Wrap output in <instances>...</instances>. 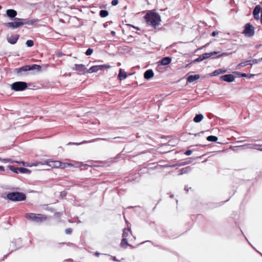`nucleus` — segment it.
<instances>
[{
	"label": "nucleus",
	"instance_id": "8fccbe9b",
	"mask_svg": "<svg viewBox=\"0 0 262 262\" xmlns=\"http://www.w3.org/2000/svg\"><path fill=\"white\" fill-rule=\"evenodd\" d=\"M2 9V6H0V10Z\"/></svg>",
	"mask_w": 262,
	"mask_h": 262
},
{
	"label": "nucleus",
	"instance_id": "9d476101",
	"mask_svg": "<svg viewBox=\"0 0 262 262\" xmlns=\"http://www.w3.org/2000/svg\"><path fill=\"white\" fill-rule=\"evenodd\" d=\"M18 37V35H12L7 37V40L11 44H15L17 42Z\"/></svg>",
	"mask_w": 262,
	"mask_h": 262
},
{
	"label": "nucleus",
	"instance_id": "b1692460",
	"mask_svg": "<svg viewBox=\"0 0 262 262\" xmlns=\"http://www.w3.org/2000/svg\"><path fill=\"white\" fill-rule=\"evenodd\" d=\"M8 168L10 170H11L12 171H13V172H14L15 173H18L19 172V168H15L11 165H9L8 166Z\"/></svg>",
	"mask_w": 262,
	"mask_h": 262
},
{
	"label": "nucleus",
	"instance_id": "bb28decb",
	"mask_svg": "<svg viewBox=\"0 0 262 262\" xmlns=\"http://www.w3.org/2000/svg\"><path fill=\"white\" fill-rule=\"evenodd\" d=\"M28 47H32L34 45V42L32 40H28L26 43Z\"/></svg>",
	"mask_w": 262,
	"mask_h": 262
},
{
	"label": "nucleus",
	"instance_id": "37998d69",
	"mask_svg": "<svg viewBox=\"0 0 262 262\" xmlns=\"http://www.w3.org/2000/svg\"><path fill=\"white\" fill-rule=\"evenodd\" d=\"M5 169L4 167L2 166H0V171H4Z\"/></svg>",
	"mask_w": 262,
	"mask_h": 262
},
{
	"label": "nucleus",
	"instance_id": "9b49d317",
	"mask_svg": "<svg viewBox=\"0 0 262 262\" xmlns=\"http://www.w3.org/2000/svg\"><path fill=\"white\" fill-rule=\"evenodd\" d=\"M261 8H260V7L259 6H256L255 7V8H254V10H253V15H254V18L256 19H259L260 17H259V13L261 14Z\"/></svg>",
	"mask_w": 262,
	"mask_h": 262
},
{
	"label": "nucleus",
	"instance_id": "f03ea898",
	"mask_svg": "<svg viewBox=\"0 0 262 262\" xmlns=\"http://www.w3.org/2000/svg\"><path fill=\"white\" fill-rule=\"evenodd\" d=\"M25 217L28 220L34 222H41L45 221L46 219V217L43 215L39 214H35L33 213L26 214Z\"/></svg>",
	"mask_w": 262,
	"mask_h": 262
},
{
	"label": "nucleus",
	"instance_id": "2f4dec72",
	"mask_svg": "<svg viewBox=\"0 0 262 262\" xmlns=\"http://www.w3.org/2000/svg\"><path fill=\"white\" fill-rule=\"evenodd\" d=\"M93 52V50L92 49L89 48L86 51L85 54L86 55H91V54H92Z\"/></svg>",
	"mask_w": 262,
	"mask_h": 262
},
{
	"label": "nucleus",
	"instance_id": "4468645a",
	"mask_svg": "<svg viewBox=\"0 0 262 262\" xmlns=\"http://www.w3.org/2000/svg\"><path fill=\"white\" fill-rule=\"evenodd\" d=\"M171 61V58L169 57H165L162 58L159 63L163 66L168 65Z\"/></svg>",
	"mask_w": 262,
	"mask_h": 262
},
{
	"label": "nucleus",
	"instance_id": "49530a36",
	"mask_svg": "<svg viewBox=\"0 0 262 262\" xmlns=\"http://www.w3.org/2000/svg\"><path fill=\"white\" fill-rule=\"evenodd\" d=\"M238 66L239 67H241L243 66V65H242V64L241 63V64H239Z\"/></svg>",
	"mask_w": 262,
	"mask_h": 262
},
{
	"label": "nucleus",
	"instance_id": "cd10ccee",
	"mask_svg": "<svg viewBox=\"0 0 262 262\" xmlns=\"http://www.w3.org/2000/svg\"><path fill=\"white\" fill-rule=\"evenodd\" d=\"M130 232V229L129 228H128L127 229H124L123 230V237H125L127 236L128 233Z\"/></svg>",
	"mask_w": 262,
	"mask_h": 262
},
{
	"label": "nucleus",
	"instance_id": "c03bdc74",
	"mask_svg": "<svg viewBox=\"0 0 262 262\" xmlns=\"http://www.w3.org/2000/svg\"><path fill=\"white\" fill-rule=\"evenodd\" d=\"M111 34H112V35H115L116 33H115V31H111Z\"/></svg>",
	"mask_w": 262,
	"mask_h": 262
},
{
	"label": "nucleus",
	"instance_id": "a878e982",
	"mask_svg": "<svg viewBox=\"0 0 262 262\" xmlns=\"http://www.w3.org/2000/svg\"><path fill=\"white\" fill-rule=\"evenodd\" d=\"M44 164H46L49 167H51L52 168H54V161H51L48 162H46Z\"/></svg>",
	"mask_w": 262,
	"mask_h": 262
},
{
	"label": "nucleus",
	"instance_id": "4c0bfd02",
	"mask_svg": "<svg viewBox=\"0 0 262 262\" xmlns=\"http://www.w3.org/2000/svg\"><path fill=\"white\" fill-rule=\"evenodd\" d=\"M192 154V151L190 150H187L185 152V154L187 156H189Z\"/></svg>",
	"mask_w": 262,
	"mask_h": 262
},
{
	"label": "nucleus",
	"instance_id": "5701e85b",
	"mask_svg": "<svg viewBox=\"0 0 262 262\" xmlns=\"http://www.w3.org/2000/svg\"><path fill=\"white\" fill-rule=\"evenodd\" d=\"M218 138L215 136H209L207 138V140L210 142H216Z\"/></svg>",
	"mask_w": 262,
	"mask_h": 262
},
{
	"label": "nucleus",
	"instance_id": "a19ab883",
	"mask_svg": "<svg viewBox=\"0 0 262 262\" xmlns=\"http://www.w3.org/2000/svg\"><path fill=\"white\" fill-rule=\"evenodd\" d=\"M16 163H19V164H21V165H23V166H26V163H25V162H17V161H16Z\"/></svg>",
	"mask_w": 262,
	"mask_h": 262
},
{
	"label": "nucleus",
	"instance_id": "f257e3e1",
	"mask_svg": "<svg viewBox=\"0 0 262 262\" xmlns=\"http://www.w3.org/2000/svg\"><path fill=\"white\" fill-rule=\"evenodd\" d=\"M144 18L147 23L154 28L159 26L161 21L160 15L155 10L148 11L145 15Z\"/></svg>",
	"mask_w": 262,
	"mask_h": 262
},
{
	"label": "nucleus",
	"instance_id": "f8f14e48",
	"mask_svg": "<svg viewBox=\"0 0 262 262\" xmlns=\"http://www.w3.org/2000/svg\"><path fill=\"white\" fill-rule=\"evenodd\" d=\"M6 15L9 18L12 19L17 15V12L13 9H8L6 11Z\"/></svg>",
	"mask_w": 262,
	"mask_h": 262
},
{
	"label": "nucleus",
	"instance_id": "423d86ee",
	"mask_svg": "<svg viewBox=\"0 0 262 262\" xmlns=\"http://www.w3.org/2000/svg\"><path fill=\"white\" fill-rule=\"evenodd\" d=\"M25 24L24 22L20 18H15L13 21L5 23L4 25L11 29H16Z\"/></svg>",
	"mask_w": 262,
	"mask_h": 262
},
{
	"label": "nucleus",
	"instance_id": "de8ad7c7",
	"mask_svg": "<svg viewBox=\"0 0 262 262\" xmlns=\"http://www.w3.org/2000/svg\"><path fill=\"white\" fill-rule=\"evenodd\" d=\"M34 67H39V66H37V65H34Z\"/></svg>",
	"mask_w": 262,
	"mask_h": 262
},
{
	"label": "nucleus",
	"instance_id": "79ce46f5",
	"mask_svg": "<svg viewBox=\"0 0 262 262\" xmlns=\"http://www.w3.org/2000/svg\"><path fill=\"white\" fill-rule=\"evenodd\" d=\"M218 34V32H215V31H214L212 33V35L213 36H215V35H216L217 34Z\"/></svg>",
	"mask_w": 262,
	"mask_h": 262
},
{
	"label": "nucleus",
	"instance_id": "a18cd8bd",
	"mask_svg": "<svg viewBox=\"0 0 262 262\" xmlns=\"http://www.w3.org/2000/svg\"><path fill=\"white\" fill-rule=\"evenodd\" d=\"M226 55V53H223L222 54H221V55H220V56H219V57H221V56H224V55Z\"/></svg>",
	"mask_w": 262,
	"mask_h": 262
},
{
	"label": "nucleus",
	"instance_id": "39448f33",
	"mask_svg": "<svg viewBox=\"0 0 262 262\" xmlns=\"http://www.w3.org/2000/svg\"><path fill=\"white\" fill-rule=\"evenodd\" d=\"M111 68V66L108 64H104L101 65H95L91 67L88 71V73H93L98 72L99 71H102L104 69H108Z\"/></svg>",
	"mask_w": 262,
	"mask_h": 262
},
{
	"label": "nucleus",
	"instance_id": "20e7f679",
	"mask_svg": "<svg viewBox=\"0 0 262 262\" xmlns=\"http://www.w3.org/2000/svg\"><path fill=\"white\" fill-rule=\"evenodd\" d=\"M254 33L255 28L252 24L247 23L244 26L243 33L245 36L252 37L254 35Z\"/></svg>",
	"mask_w": 262,
	"mask_h": 262
},
{
	"label": "nucleus",
	"instance_id": "09e8293b",
	"mask_svg": "<svg viewBox=\"0 0 262 262\" xmlns=\"http://www.w3.org/2000/svg\"><path fill=\"white\" fill-rule=\"evenodd\" d=\"M259 150L262 151V148L257 149Z\"/></svg>",
	"mask_w": 262,
	"mask_h": 262
},
{
	"label": "nucleus",
	"instance_id": "c9c22d12",
	"mask_svg": "<svg viewBox=\"0 0 262 262\" xmlns=\"http://www.w3.org/2000/svg\"><path fill=\"white\" fill-rule=\"evenodd\" d=\"M126 243H126V241L125 238L124 237H123V239H122V241L121 242V246H123L125 244H126Z\"/></svg>",
	"mask_w": 262,
	"mask_h": 262
},
{
	"label": "nucleus",
	"instance_id": "7c9ffc66",
	"mask_svg": "<svg viewBox=\"0 0 262 262\" xmlns=\"http://www.w3.org/2000/svg\"><path fill=\"white\" fill-rule=\"evenodd\" d=\"M68 167V163L60 162V168L64 169Z\"/></svg>",
	"mask_w": 262,
	"mask_h": 262
},
{
	"label": "nucleus",
	"instance_id": "ea45409f",
	"mask_svg": "<svg viewBox=\"0 0 262 262\" xmlns=\"http://www.w3.org/2000/svg\"><path fill=\"white\" fill-rule=\"evenodd\" d=\"M68 167H77L78 165H74L72 164L68 163Z\"/></svg>",
	"mask_w": 262,
	"mask_h": 262
},
{
	"label": "nucleus",
	"instance_id": "0eeeda50",
	"mask_svg": "<svg viewBox=\"0 0 262 262\" xmlns=\"http://www.w3.org/2000/svg\"><path fill=\"white\" fill-rule=\"evenodd\" d=\"M27 87V83L23 81L15 82L11 85L12 90L15 91H21L26 89Z\"/></svg>",
	"mask_w": 262,
	"mask_h": 262
},
{
	"label": "nucleus",
	"instance_id": "a211bd4d",
	"mask_svg": "<svg viewBox=\"0 0 262 262\" xmlns=\"http://www.w3.org/2000/svg\"><path fill=\"white\" fill-rule=\"evenodd\" d=\"M127 74L122 69H120L118 74V78L120 80H123L127 77Z\"/></svg>",
	"mask_w": 262,
	"mask_h": 262
},
{
	"label": "nucleus",
	"instance_id": "6ab92c4d",
	"mask_svg": "<svg viewBox=\"0 0 262 262\" xmlns=\"http://www.w3.org/2000/svg\"><path fill=\"white\" fill-rule=\"evenodd\" d=\"M217 54V52H210V53H205V54H203L201 55L203 60H205V59H206L209 57H210L211 56H212V55H215Z\"/></svg>",
	"mask_w": 262,
	"mask_h": 262
},
{
	"label": "nucleus",
	"instance_id": "ddd939ff",
	"mask_svg": "<svg viewBox=\"0 0 262 262\" xmlns=\"http://www.w3.org/2000/svg\"><path fill=\"white\" fill-rule=\"evenodd\" d=\"M226 71L223 69H217L208 74L210 77L216 76L226 73Z\"/></svg>",
	"mask_w": 262,
	"mask_h": 262
},
{
	"label": "nucleus",
	"instance_id": "aec40b11",
	"mask_svg": "<svg viewBox=\"0 0 262 262\" xmlns=\"http://www.w3.org/2000/svg\"><path fill=\"white\" fill-rule=\"evenodd\" d=\"M237 76L238 77H247L248 78H250L254 76V74H246L245 73H241L239 72H236L235 73Z\"/></svg>",
	"mask_w": 262,
	"mask_h": 262
},
{
	"label": "nucleus",
	"instance_id": "c85d7f7f",
	"mask_svg": "<svg viewBox=\"0 0 262 262\" xmlns=\"http://www.w3.org/2000/svg\"><path fill=\"white\" fill-rule=\"evenodd\" d=\"M39 164H40V163H26V166H27V167L36 166L38 165Z\"/></svg>",
	"mask_w": 262,
	"mask_h": 262
},
{
	"label": "nucleus",
	"instance_id": "f704fd0d",
	"mask_svg": "<svg viewBox=\"0 0 262 262\" xmlns=\"http://www.w3.org/2000/svg\"><path fill=\"white\" fill-rule=\"evenodd\" d=\"M118 4V0H113L112 2V4L113 6H116Z\"/></svg>",
	"mask_w": 262,
	"mask_h": 262
},
{
	"label": "nucleus",
	"instance_id": "4be33fe9",
	"mask_svg": "<svg viewBox=\"0 0 262 262\" xmlns=\"http://www.w3.org/2000/svg\"><path fill=\"white\" fill-rule=\"evenodd\" d=\"M19 172L25 174H30L31 171L26 168H19Z\"/></svg>",
	"mask_w": 262,
	"mask_h": 262
},
{
	"label": "nucleus",
	"instance_id": "6e6552de",
	"mask_svg": "<svg viewBox=\"0 0 262 262\" xmlns=\"http://www.w3.org/2000/svg\"><path fill=\"white\" fill-rule=\"evenodd\" d=\"M220 79L224 81L232 82L235 80V77L232 74H227L221 76Z\"/></svg>",
	"mask_w": 262,
	"mask_h": 262
},
{
	"label": "nucleus",
	"instance_id": "3c124183",
	"mask_svg": "<svg viewBox=\"0 0 262 262\" xmlns=\"http://www.w3.org/2000/svg\"><path fill=\"white\" fill-rule=\"evenodd\" d=\"M113 259H114V260H115V257H114V258H113Z\"/></svg>",
	"mask_w": 262,
	"mask_h": 262
},
{
	"label": "nucleus",
	"instance_id": "f3484780",
	"mask_svg": "<svg viewBox=\"0 0 262 262\" xmlns=\"http://www.w3.org/2000/svg\"><path fill=\"white\" fill-rule=\"evenodd\" d=\"M200 76L199 74H195L193 75H190L187 78L188 82L191 83L195 80H198Z\"/></svg>",
	"mask_w": 262,
	"mask_h": 262
},
{
	"label": "nucleus",
	"instance_id": "7ed1b4c3",
	"mask_svg": "<svg viewBox=\"0 0 262 262\" xmlns=\"http://www.w3.org/2000/svg\"><path fill=\"white\" fill-rule=\"evenodd\" d=\"M7 198L9 200L13 201H21L24 200L26 196L23 193L14 192L8 193L7 194Z\"/></svg>",
	"mask_w": 262,
	"mask_h": 262
},
{
	"label": "nucleus",
	"instance_id": "473e14b6",
	"mask_svg": "<svg viewBox=\"0 0 262 262\" xmlns=\"http://www.w3.org/2000/svg\"><path fill=\"white\" fill-rule=\"evenodd\" d=\"M3 161L5 163H13V162H16V161H13L11 159H5L3 160Z\"/></svg>",
	"mask_w": 262,
	"mask_h": 262
},
{
	"label": "nucleus",
	"instance_id": "c756f323",
	"mask_svg": "<svg viewBox=\"0 0 262 262\" xmlns=\"http://www.w3.org/2000/svg\"><path fill=\"white\" fill-rule=\"evenodd\" d=\"M60 162L58 161H54V168H60Z\"/></svg>",
	"mask_w": 262,
	"mask_h": 262
},
{
	"label": "nucleus",
	"instance_id": "dca6fc26",
	"mask_svg": "<svg viewBox=\"0 0 262 262\" xmlns=\"http://www.w3.org/2000/svg\"><path fill=\"white\" fill-rule=\"evenodd\" d=\"M154 75V72L152 70H147L144 74V77L146 79H149L153 77Z\"/></svg>",
	"mask_w": 262,
	"mask_h": 262
},
{
	"label": "nucleus",
	"instance_id": "2eb2a0df",
	"mask_svg": "<svg viewBox=\"0 0 262 262\" xmlns=\"http://www.w3.org/2000/svg\"><path fill=\"white\" fill-rule=\"evenodd\" d=\"M32 69H33V68H30L28 66H26L18 69H16L15 71L17 73L21 74L23 72H26Z\"/></svg>",
	"mask_w": 262,
	"mask_h": 262
},
{
	"label": "nucleus",
	"instance_id": "393cba45",
	"mask_svg": "<svg viewBox=\"0 0 262 262\" xmlns=\"http://www.w3.org/2000/svg\"><path fill=\"white\" fill-rule=\"evenodd\" d=\"M100 15L102 17H105L108 15V13L106 10H101L100 12Z\"/></svg>",
	"mask_w": 262,
	"mask_h": 262
},
{
	"label": "nucleus",
	"instance_id": "1a4fd4ad",
	"mask_svg": "<svg viewBox=\"0 0 262 262\" xmlns=\"http://www.w3.org/2000/svg\"><path fill=\"white\" fill-rule=\"evenodd\" d=\"M73 70L79 71L80 72H81L83 74L87 72L86 68H85V66L82 64H74V67L72 68Z\"/></svg>",
	"mask_w": 262,
	"mask_h": 262
},
{
	"label": "nucleus",
	"instance_id": "412c9836",
	"mask_svg": "<svg viewBox=\"0 0 262 262\" xmlns=\"http://www.w3.org/2000/svg\"><path fill=\"white\" fill-rule=\"evenodd\" d=\"M204 118V116L202 114H199L197 115L193 119V121L196 122L198 123L201 122L203 119Z\"/></svg>",
	"mask_w": 262,
	"mask_h": 262
},
{
	"label": "nucleus",
	"instance_id": "72a5a7b5",
	"mask_svg": "<svg viewBox=\"0 0 262 262\" xmlns=\"http://www.w3.org/2000/svg\"><path fill=\"white\" fill-rule=\"evenodd\" d=\"M203 59L201 56V55L200 56H199L198 58L195 59L194 60V62H200V61H203Z\"/></svg>",
	"mask_w": 262,
	"mask_h": 262
},
{
	"label": "nucleus",
	"instance_id": "e433bc0d",
	"mask_svg": "<svg viewBox=\"0 0 262 262\" xmlns=\"http://www.w3.org/2000/svg\"><path fill=\"white\" fill-rule=\"evenodd\" d=\"M34 22H35V21H34V20H29V21H27V22H25V23H25V24H29V25H33V24H34Z\"/></svg>",
	"mask_w": 262,
	"mask_h": 262
},
{
	"label": "nucleus",
	"instance_id": "58836bf2",
	"mask_svg": "<svg viewBox=\"0 0 262 262\" xmlns=\"http://www.w3.org/2000/svg\"><path fill=\"white\" fill-rule=\"evenodd\" d=\"M66 232L67 234H70L72 232V230L70 228L67 229L66 230Z\"/></svg>",
	"mask_w": 262,
	"mask_h": 262
}]
</instances>
